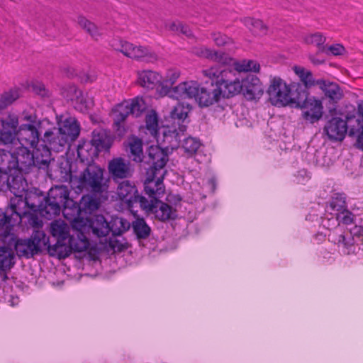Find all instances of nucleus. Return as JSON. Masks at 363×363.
Listing matches in <instances>:
<instances>
[{
  "label": "nucleus",
  "instance_id": "nucleus-1",
  "mask_svg": "<svg viewBox=\"0 0 363 363\" xmlns=\"http://www.w3.org/2000/svg\"><path fill=\"white\" fill-rule=\"evenodd\" d=\"M82 221L74 220L73 224V233H70V227L62 220H56L50 224V233L56 238L55 245L48 247V252L50 256L59 259L68 257L72 252H82L88 250L89 241L85 235V228H79Z\"/></svg>",
  "mask_w": 363,
  "mask_h": 363
},
{
  "label": "nucleus",
  "instance_id": "nucleus-2",
  "mask_svg": "<svg viewBox=\"0 0 363 363\" xmlns=\"http://www.w3.org/2000/svg\"><path fill=\"white\" fill-rule=\"evenodd\" d=\"M72 164L68 161L60 167L61 179L69 182L76 191L83 190L95 194L108 191V180L104 177V169L94 164L89 165L79 176H74L72 170Z\"/></svg>",
  "mask_w": 363,
  "mask_h": 363
},
{
  "label": "nucleus",
  "instance_id": "nucleus-3",
  "mask_svg": "<svg viewBox=\"0 0 363 363\" xmlns=\"http://www.w3.org/2000/svg\"><path fill=\"white\" fill-rule=\"evenodd\" d=\"M167 94L176 99H194L200 106H209L221 97V89L207 90L196 81L185 82L167 91Z\"/></svg>",
  "mask_w": 363,
  "mask_h": 363
},
{
  "label": "nucleus",
  "instance_id": "nucleus-4",
  "mask_svg": "<svg viewBox=\"0 0 363 363\" xmlns=\"http://www.w3.org/2000/svg\"><path fill=\"white\" fill-rule=\"evenodd\" d=\"M11 217L0 211V230L8 233L11 228L16 223H19L22 218L29 214L30 210L23 194L14 195L10 201Z\"/></svg>",
  "mask_w": 363,
  "mask_h": 363
},
{
  "label": "nucleus",
  "instance_id": "nucleus-5",
  "mask_svg": "<svg viewBox=\"0 0 363 363\" xmlns=\"http://www.w3.org/2000/svg\"><path fill=\"white\" fill-rule=\"evenodd\" d=\"M49 238L43 230H34L30 239L18 240L15 249L19 257L29 258L43 250L48 251Z\"/></svg>",
  "mask_w": 363,
  "mask_h": 363
},
{
  "label": "nucleus",
  "instance_id": "nucleus-6",
  "mask_svg": "<svg viewBox=\"0 0 363 363\" xmlns=\"http://www.w3.org/2000/svg\"><path fill=\"white\" fill-rule=\"evenodd\" d=\"M110 46L122 52L125 56L147 62H153L157 60V55L147 47L135 45L121 38H113L110 41Z\"/></svg>",
  "mask_w": 363,
  "mask_h": 363
},
{
  "label": "nucleus",
  "instance_id": "nucleus-7",
  "mask_svg": "<svg viewBox=\"0 0 363 363\" xmlns=\"http://www.w3.org/2000/svg\"><path fill=\"white\" fill-rule=\"evenodd\" d=\"M267 93L269 99L274 106H286L295 104L296 96H293L290 86L279 77L271 79Z\"/></svg>",
  "mask_w": 363,
  "mask_h": 363
},
{
  "label": "nucleus",
  "instance_id": "nucleus-8",
  "mask_svg": "<svg viewBox=\"0 0 363 363\" xmlns=\"http://www.w3.org/2000/svg\"><path fill=\"white\" fill-rule=\"evenodd\" d=\"M294 104L304 110L303 118L312 123L318 121L323 116V107L321 101L314 97H308L306 91L298 93Z\"/></svg>",
  "mask_w": 363,
  "mask_h": 363
},
{
  "label": "nucleus",
  "instance_id": "nucleus-9",
  "mask_svg": "<svg viewBox=\"0 0 363 363\" xmlns=\"http://www.w3.org/2000/svg\"><path fill=\"white\" fill-rule=\"evenodd\" d=\"M140 207L147 213L155 214L160 220L174 219L176 217V211L167 203L157 199H140Z\"/></svg>",
  "mask_w": 363,
  "mask_h": 363
},
{
  "label": "nucleus",
  "instance_id": "nucleus-10",
  "mask_svg": "<svg viewBox=\"0 0 363 363\" xmlns=\"http://www.w3.org/2000/svg\"><path fill=\"white\" fill-rule=\"evenodd\" d=\"M0 141L5 145L13 143L19 127V118L14 113H9L1 118Z\"/></svg>",
  "mask_w": 363,
  "mask_h": 363
},
{
  "label": "nucleus",
  "instance_id": "nucleus-11",
  "mask_svg": "<svg viewBox=\"0 0 363 363\" xmlns=\"http://www.w3.org/2000/svg\"><path fill=\"white\" fill-rule=\"evenodd\" d=\"M164 172L147 171V178L145 181V191L150 199H157L164 193L163 184Z\"/></svg>",
  "mask_w": 363,
  "mask_h": 363
},
{
  "label": "nucleus",
  "instance_id": "nucleus-12",
  "mask_svg": "<svg viewBox=\"0 0 363 363\" xmlns=\"http://www.w3.org/2000/svg\"><path fill=\"white\" fill-rule=\"evenodd\" d=\"M40 125L33 124H21L18 127V131L16 138L18 145L30 146L35 148L40 138L38 128Z\"/></svg>",
  "mask_w": 363,
  "mask_h": 363
},
{
  "label": "nucleus",
  "instance_id": "nucleus-13",
  "mask_svg": "<svg viewBox=\"0 0 363 363\" xmlns=\"http://www.w3.org/2000/svg\"><path fill=\"white\" fill-rule=\"evenodd\" d=\"M48 198L63 204L62 213L66 218H68V210L78 212L74 202L69 198V189L66 186H56L52 188L48 193Z\"/></svg>",
  "mask_w": 363,
  "mask_h": 363
},
{
  "label": "nucleus",
  "instance_id": "nucleus-14",
  "mask_svg": "<svg viewBox=\"0 0 363 363\" xmlns=\"http://www.w3.org/2000/svg\"><path fill=\"white\" fill-rule=\"evenodd\" d=\"M168 161V155L166 152L158 146H150L147 150L146 162L150 165L147 171L164 172V166Z\"/></svg>",
  "mask_w": 363,
  "mask_h": 363
},
{
  "label": "nucleus",
  "instance_id": "nucleus-15",
  "mask_svg": "<svg viewBox=\"0 0 363 363\" xmlns=\"http://www.w3.org/2000/svg\"><path fill=\"white\" fill-rule=\"evenodd\" d=\"M231 74L229 78H225L221 82L218 89H221V96L223 97H230L242 92L243 80L242 77L237 75L235 71L230 70Z\"/></svg>",
  "mask_w": 363,
  "mask_h": 363
},
{
  "label": "nucleus",
  "instance_id": "nucleus-16",
  "mask_svg": "<svg viewBox=\"0 0 363 363\" xmlns=\"http://www.w3.org/2000/svg\"><path fill=\"white\" fill-rule=\"evenodd\" d=\"M351 129V125L347 122V116L346 121L340 118L335 117L330 120L325 126V131L330 140H342L345 136L347 131Z\"/></svg>",
  "mask_w": 363,
  "mask_h": 363
},
{
  "label": "nucleus",
  "instance_id": "nucleus-17",
  "mask_svg": "<svg viewBox=\"0 0 363 363\" xmlns=\"http://www.w3.org/2000/svg\"><path fill=\"white\" fill-rule=\"evenodd\" d=\"M116 193L118 199L125 203L129 208H132L134 203H138L140 206V199L145 198L138 195L135 186L128 181L120 183Z\"/></svg>",
  "mask_w": 363,
  "mask_h": 363
},
{
  "label": "nucleus",
  "instance_id": "nucleus-18",
  "mask_svg": "<svg viewBox=\"0 0 363 363\" xmlns=\"http://www.w3.org/2000/svg\"><path fill=\"white\" fill-rule=\"evenodd\" d=\"M108 169L111 177L115 181L128 178L133 172L130 162L121 157L113 158L109 161Z\"/></svg>",
  "mask_w": 363,
  "mask_h": 363
},
{
  "label": "nucleus",
  "instance_id": "nucleus-19",
  "mask_svg": "<svg viewBox=\"0 0 363 363\" xmlns=\"http://www.w3.org/2000/svg\"><path fill=\"white\" fill-rule=\"evenodd\" d=\"M242 94L248 100L258 99L264 94V86L257 77L248 76L243 80Z\"/></svg>",
  "mask_w": 363,
  "mask_h": 363
},
{
  "label": "nucleus",
  "instance_id": "nucleus-20",
  "mask_svg": "<svg viewBox=\"0 0 363 363\" xmlns=\"http://www.w3.org/2000/svg\"><path fill=\"white\" fill-rule=\"evenodd\" d=\"M89 223V225L86 224L80 225L79 228H85L84 230V234L87 231L88 233L91 230L92 233L98 238L106 237L110 233L109 224L101 215L96 216L93 220H86Z\"/></svg>",
  "mask_w": 363,
  "mask_h": 363
},
{
  "label": "nucleus",
  "instance_id": "nucleus-21",
  "mask_svg": "<svg viewBox=\"0 0 363 363\" xmlns=\"http://www.w3.org/2000/svg\"><path fill=\"white\" fill-rule=\"evenodd\" d=\"M1 171L8 174L6 182L7 186L13 195L23 194L28 190V184L23 177L21 172L17 171Z\"/></svg>",
  "mask_w": 363,
  "mask_h": 363
},
{
  "label": "nucleus",
  "instance_id": "nucleus-22",
  "mask_svg": "<svg viewBox=\"0 0 363 363\" xmlns=\"http://www.w3.org/2000/svg\"><path fill=\"white\" fill-rule=\"evenodd\" d=\"M43 141L46 144L48 148L55 152H60L63 150L68 140L59 133L57 129L53 130H47L43 135Z\"/></svg>",
  "mask_w": 363,
  "mask_h": 363
},
{
  "label": "nucleus",
  "instance_id": "nucleus-23",
  "mask_svg": "<svg viewBox=\"0 0 363 363\" xmlns=\"http://www.w3.org/2000/svg\"><path fill=\"white\" fill-rule=\"evenodd\" d=\"M193 52L199 57L206 58L220 64H226L230 60L225 53L205 46L195 47Z\"/></svg>",
  "mask_w": 363,
  "mask_h": 363
},
{
  "label": "nucleus",
  "instance_id": "nucleus-24",
  "mask_svg": "<svg viewBox=\"0 0 363 363\" xmlns=\"http://www.w3.org/2000/svg\"><path fill=\"white\" fill-rule=\"evenodd\" d=\"M316 84L323 91L325 95L333 101L337 102L342 99L344 96L343 91L339 85L335 82L318 79Z\"/></svg>",
  "mask_w": 363,
  "mask_h": 363
},
{
  "label": "nucleus",
  "instance_id": "nucleus-25",
  "mask_svg": "<svg viewBox=\"0 0 363 363\" xmlns=\"http://www.w3.org/2000/svg\"><path fill=\"white\" fill-rule=\"evenodd\" d=\"M59 128L57 130L60 133L66 136L69 140H75L79 134V125L74 118L69 117L64 121L59 122Z\"/></svg>",
  "mask_w": 363,
  "mask_h": 363
},
{
  "label": "nucleus",
  "instance_id": "nucleus-26",
  "mask_svg": "<svg viewBox=\"0 0 363 363\" xmlns=\"http://www.w3.org/2000/svg\"><path fill=\"white\" fill-rule=\"evenodd\" d=\"M222 64V65H216L210 68L203 70V74L205 77L209 78L212 81H214L218 86H220L223 80L225 78H229V75L231 74L230 69L229 67H226Z\"/></svg>",
  "mask_w": 363,
  "mask_h": 363
},
{
  "label": "nucleus",
  "instance_id": "nucleus-27",
  "mask_svg": "<svg viewBox=\"0 0 363 363\" xmlns=\"http://www.w3.org/2000/svg\"><path fill=\"white\" fill-rule=\"evenodd\" d=\"M138 81L140 86L153 89L156 85L162 82V77L156 72L152 70H143L138 72Z\"/></svg>",
  "mask_w": 363,
  "mask_h": 363
},
{
  "label": "nucleus",
  "instance_id": "nucleus-28",
  "mask_svg": "<svg viewBox=\"0 0 363 363\" xmlns=\"http://www.w3.org/2000/svg\"><path fill=\"white\" fill-rule=\"evenodd\" d=\"M33 155L34 166L38 168H45L51 160V152L47 145H42L40 147L34 148Z\"/></svg>",
  "mask_w": 363,
  "mask_h": 363
},
{
  "label": "nucleus",
  "instance_id": "nucleus-29",
  "mask_svg": "<svg viewBox=\"0 0 363 363\" xmlns=\"http://www.w3.org/2000/svg\"><path fill=\"white\" fill-rule=\"evenodd\" d=\"M129 106L128 101H123L116 105L112 110L114 125L117 127L118 131H120L121 123L125 120L129 114H131Z\"/></svg>",
  "mask_w": 363,
  "mask_h": 363
},
{
  "label": "nucleus",
  "instance_id": "nucleus-30",
  "mask_svg": "<svg viewBox=\"0 0 363 363\" xmlns=\"http://www.w3.org/2000/svg\"><path fill=\"white\" fill-rule=\"evenodd\" d=\"M70 92L73 94L69 99L75 103V108L82 112H84L93 106L91 99H86L83 93L75 86L70 87Z\"/></svg>",
  "mask_w": 363,
  "mask_h": 363
},
{
  "label": "nucleus",
  "instance_id": "nucleus-31",
  "mask_svg": "<svg viewBox=\"0 0 363 363\" xmlns=\"http://www.w3.org/2000/svg\"><path fill=\"white\" fill-rule=\"evenodd\" d=\"M242 23L249 29V30L256 35H264L267 33L268 27L264 22L259 19L250 17H245L241 19Z\"/></svg>",
  "mask_w": 363,
  "mask_h": 363
},
{
  "label": "nucleus",
  "instance_id": "nucleus-32",
  "mask_svg": "<svg viewBox=\"0 0 363 363\" xmlns=\"http://www.w3.org/2000/svg\"><path fill=\"white\" fill-rule=\"evenodd\" d=\"M79 26L85 30L94 40H98L102 35V33L93 22L83 16H79L77 18Z\"/></svg>",
  "mask_w": 363,
  "mask_h": 363
},
{
  "label": "nucleus",
  "instance_id": "nucleus-33",
  "mask_svg": "<svg viewBox=\"0 0 363 363\" xmlns=\"http://www.w3.org/2000/svg\"><path fill=\"white\" fill-rule=\"evenodd\" d=\"M14 252L10 247H0V270L6 272L15 264Z\"/></svg>",
  "mask_w": 363,
  "mask_h": 363
},
{
  "label": "nucleus",
  "instance_id": "nucleus-34",
  "mask_svg": "<svg viewBox=\"0 0 363 363\" xmlns=\"http://www.w3.org/2000/svg\"><path fill=\"white\" fill-rule=\"evenodd\" d=\"M44 200L45 203H43L42 211H40V213L43 216L50 219L52 216L60 214L61 208L63 207V204L58 203V201L53 199H50L48 197L44 199Z\"/></svg>",
  "mask_w": 363,
  "mask_h": 363
},
{
  "label": "nucleus",
  "instance_id": "nucleus-35",
  "mask_svg": "<svg viewBox=\"0 0 363 363\" xmlns=\"http://www.w3.org/2000/svg\"><path fill=\"white\" fill-rule=\"evenodd\" d=\"M259 65L254 60H243L238 62H235L233 67H230L233 71L237 72V75L241 76V72H258L259 70Z\"/></svg>",
  "mask_w": 363,
  "mask_h": 363
},
{
  "label": "nucleus",
  "instance_id": "nucleus-36",
  "mask_svg": "<svg viewBox=\"0 0 363 363\" xmlns=\"http://www.w3.org/2000/svg\"><path fill=\"white\" fill-rule=\"evenodd\" d=\"M23 195L28 201V208L30 211L35 213L42 211L43 203L40 195L36 191L28 190H27Z\"/></svg>",
  "mask_w": 363,
  "mask_h": 363
},
{
  "label": "nucleus",
  "instance_id": "nucleus-37",
  "mask_svg": "<svg viewBox=\"0 0 363 363\" xmlns=\"http://www.w3.org/2000/svg\"><path fill=\"white\" fill-rule=\"evenodd\" d=\"M128 145L130 149V156L133 157V160L137 162H141L143 158L142 140L136 137H133L129 139Z\"/></svg>",
  "mask_w": 363,
  "mask_h": 363
},
{
  "label": "nucleus",
  "instance_id": "nucleus-38",
  "mask_svg": "<svg viewBox=\"0 0 363 363\" xmlns=\"http://www.w3.org/2000/svg\"><path fill=\"white\" fill-rule=\"evenodd\" d=\"M358 114L361 116V119L357 118L354 115L347 116V122L351 125L349 135H354L357 131L363 128V101L358 105Z\"/></svg>",
  "mask_w": 363,
  "mask_h": 363
},
{
  "label": "nucleus",
  "instance_id": "nucleus-39",
  "mask_svg": "<svg viewBox=\"0 0 363 363\" xmlns=\"http://www.w3.org/2000/svg\"><path fill=\"white\" fill-rule=\"evenodd\" d=\"M110 231L114 235H120L130 228V223L125 218L121 217H114L110 222Z\"/></svg>",
  "mask_w": 363,
  "mask_h": 363
},
{
  "label": "nucleus",
  "instance_id": "nucleus-40",
  "mask_svg": "<svg viewBox=\"0 0 363 363\" xmlns=\"http://www.w3.org/2000/svg\"><path fill=\"white\" fill-rule=\"evenodd\" d=\"M362 230V229L361 227L354 226L352 229V231L350 233V235H345L344 234H340L335 240V242H336L339 246H342L346 249H348L353 246L354 244V238L352 236V234H361Z\"/></svg>",
  "mask_w": 363,
  "mask_h": 363
},
{
  "label": "nucleus",
  "instance_id": "nucleus-41",
  "mask_svg": "<svg viewBox=\"0 0 363 363\" xmlns=\"http://www.w3.org/2000/svg\"><path fill=\"white\" fill-rule=\"evenodd\" d=\"M201 146L200 141L192 137L185 138L181 145V149L184 150V152L187 157L193 156Z\"/></svg>",
  "mask_w": 363,
  "mask_h": 363
},
{
  "label": "nucleus",
  "instance_id": "nucleus-42",
  "mask_svg": "<svg viewBox=\"0 0 363 363\" xmlns=\"http://www.w3.org/2000/svg\"><path fill=\"white\" fill-rule=\"evenodd\" d=\"M191 108V107L189 104L178 103L171 111V118L174 120L177 119L179 123L180 121L184 122Z\"/></svg>",
  "mask_w": 363,
  "mask_h": 363
},
{
  "label": "nucleus",
  "instance_id": "nucleus-43",
  "mask_svg": "<svg viewBox=\"0 0 363 363\" xmlns=\"http://www.w3.org/2000/svg\"><path fill=\"white\" fill-rule=\"evenodd\" d=\"M133 229L138 238L145 239L150 234V228L143 218H137L133 223Z\"/></svg>",
  "mask_w": 363,
  "mask_h": 363
},
{
  "label": "nucleus",
  "instance_id": "nucleus-44",
  "mask_svg": "<svg viewBox=\"0 0 363 363\" xmlns=\"http://www.w3.org/2000/svg\"><path fill=\"white\" fill-rule=\"evenodd\" d=\"M146 129L150 134L156 138L158 134L159 124L158 117L155 111H152L145 117Z\"/></svg>",
  "mask_w": 363,
  "mask_h": 363
},
{
  "label": "nucleus",
  "instance_id": "nucleus-45",
  "mask_svg": "<svg viewBox=\"0 0 363 363\" xmlns=\"http://www.w3.org/2000/svg\"><path fill=\"white\" fill-rule=\"evenodd\" d=\"M294 71L306 87L317 86V80L313 79L312 73L310 71L305 69L303 67L297 66L294 67Z\"/></svg>",
  "mask_w": 363,
  "mask_h": 363
},
{
  "label": "nucleus",
  "instance_id": "nucleus-46",
  "mask_svg": "<svg viewBox=\"0 0 363 363\" xmlns=\"http://www.w3.org/2000/svg\"><path fill=\"white\" fill-rule=\"evenodd\" d=\"M346 209L345 197L341 195H337L333 197L327 207V211H330V214H334L335 216L336 213H341Z\"/></svg>",
  "mask_w": 363,
  "mask_h": 363
},
{
  "label": "nucleus",
  "instance_id": "nucleus-47",
  "mask_svg": "<svg viewBox=\"0 0 363 363\" xmlns=\"http://www.w3.org/2000/svg\"><path fill=\"white\" fill-rule=\"evenodd\" d=\"M20 96L18 89H11L1 95L0 96V111L11 105Z\"/></svg>",
  "mask_w": 363,
  "mask_h": 363
},
{
  "label": "nucleus",
  "instance_id": "nucleus-48",
  "mask_svg": "<svg viewBox=\"0 0 363 363\" xmlns=\"http://www.w3.org/2000/svg\"><path fill=\"white\" fill-rule=\"evenodd\" d=\"M304 40L307 44L317 46L319 51L325 52L324 44L326 41V38L323 34L320 33L309 34L305 37Z\"/></svg>",
  "mask_w": 363,
  "mask_h": 363
},
{
  "label": "nucleus",
  "instance_id": "nucleus-49",
  "mask_svg": "<svg viewBox=\"0 0 363 363\" xmlns=\"http://www.w3.org/2000/svg\"><path fill=\"white\" fill-rule=\"evenodd\" d=\"M129 108L130 113L135 117L139 116L143 111L146 108V104L142 98L136 97L130 101H128Z\"/></svg>",
  "mask_w": 363,
  "mask_h": 363
},
{
  "label": "nucleus",
  "instance_id": "nucleus-50",
  "mask_svg": "<svg viewBox=\"0 0 363 363\" xmlns=\"http://www.w3.org/2000/svg\"><path fill=\"white\" fill-rule=\"evenodd\" d=\"M211 38L217 46H225L233 43V40L220 32H213Z\"/></svg>",
  "mask_w": 363,
  "mask_h": 363
},
{
  "label": "nucleus",
  "instance_id": "nucleus-51",
  "mask_svg": "<svg viewBox=\"0 0 363 363\" xmlns=\"http://www.w3.org/2000/svg\"><path fill=\"white\" fill-rule=\"evenodd\" d=\"M179 77V73L174 69H170L167 72L165 78H162L161 85L164 88L172 86Z\"/></svg>",
  "mask_w": 363,
  "mask_h": 363
},
{
  "label": "nucleus",
  "instance_id": "nucleus-52",
  "mask_svg": "<svg viewBox=\"0 0 363 363\" xmlns=\"http://www.w3.org/2000/svg\"><path fill=\"white\" fill-rule=\"evenodd\" d=\"M21 121L27 122L26 124H33L35 125H40V121L38 119L37 116L33 111L25 110L23 111L20 116Z\"/></svg>",
  "mask_w": 363,
  "mask_h": 363
},
{
  "label": "nucleus",
  "instance_id": "nucleus-53",
  "mask_svg": "<svg viewBox=\"0 0 363 363\" xmlns=\"http://www.w3.org/2000/svg\"><path fill=\"white\" fill-rule=\"evenodd\" d=\"M336 221L339 223H342L346 225L351 224L354 222V216L353 214L349 211L347 209L345 210L341 213H335Z\"/></svg>",
  "mask_w": 363,
  "mask_h": 363
},
{
  "label": "nucleus",
  "instance_id": "nucleus-54",
  "mask_svg": "<svg viewBox=\"0 0 363 363\" xmlns=\"http://www.w3.org/2000/svg\"><path fill=\"white\" fill-rule=\"evenodd\" d=\"M81 204L89 211H94L99 208V202L96 199L89 196H83L81 201Z\"/></svg>",
  "mask_w": 363,
  "mask_h": 363
},
{
  "label": "nucleus",
  "instance_id": "nucleus-55",
  "mask_svg": "<svg viewBox=\"0 0 363 363\" xmlns=\"http://www.w3.org/2000/svg\"><path fill=\"white\" fill-rule=\"evenodd\" d=\"M92 145L95 146L94 154L97 151H101L104 149H108V147L104 143V140L101 136L98 135L97 137H94L91 140Z\"/></svg>",
  "mask_w": 363,
  "mask_h": 363
},
{
  "label": "nucleus",
  "instance_id": "nucleus-56",
  "mask_svg": "<svg viewBox=\"0 0 363 363\" xmlns=\"http://www.w3.org/2000/svg\"><path fill=\"white\" fill-rule=\"evenodd\" d=\"M345 51V48L340 44H335L329 46L327 49L325 48V52H330L333 55H342Z\"/></svg>",
  "mask_w": 363,
  "mask_h": 363
},
{
  "label": "nucleus",
  "instance_id": "nucleus-57",
  "mask_svg": "<svg viewBox=\"0 0 363 363\" xmlns=\"http://www.w3.org/2000/svg\"><path fill=\"white\" fill-rule=\"evenodd\" d=\"M33 91L41 96L44 97L48 95V91L45 89V86L43 84L40 82L33 83L32 85Z\"/></svg>",
  "mask_w": 363,
  "mask_h": 363
},
{
  "label": "nucleus",
  "instance_id": "nucleus-58",
  "mask_svg": "<svg viewBox=\"0 0 363 363\" xmlns=\"http://www.w3.org/2000/svg\"><path fill=\"white\" fill-rule=\"evenodd\" d=\"M182 24V23L177 21H169L165 23V28L169 30L179 33Z\"/></svg>",
  "mask_w": 363,
  "mask_h": 363
},
{
  "label": "nucleus",
  "instance_id": "nucleus-59",
  "mask_svg": "<svg viewBox=\"0 0 363 363\" xmlns=\"http://www.w3.org/2000/svg\"><path fill=\"white\" fill-rule=\"evenodd\" d=\"M29 220L28 223L30 225H31L33 228H36L35 230H39L38 228H40L43 225V223L39 218L33 213H29Z\"/></svg>",
  "mask_w": 363,
  "mask_h": 363
},
{
  "label": "nucleus",
  "instance_id": "nucleus-60",
  "mask_svg": "<svg viewBox=\"0 0 363 363\" xmlns=\"http://www.w3.org/2000/svg\"><path fill=\"white\" fill-rule=\"evenodd\" d=\"M356 134H359L357 140V146L360 149L363 150V128L357 131V133L354 135Z\"/></svg>",
  "mask_w": 363,
  "mask_h": 363
},
{
  "label": "nucleus",
  "instance_id": "nucleus-61",
  "mask_svg": "<svg viewBox=\"0 0 363 363\" xmlns=\"http://www.w3.org/2000/svg\"><path fill=\"white\" fill-rule=\"evenodd\" d=\"M179 33H182L189 38L193 36V33L191 29L184 24H182Z\"/></svg>",
  "mask_w": 363,
  "mask_h": 363
},
{
  "label": "nucleus",
  "instance_id": "nucleus-62",
  "mask_svg": "<svg viewBox=\"0 0 363 363\" xmlns=\"http://www.w3.org/2000/svg\"><path fill=\"white\" fill-rule=\"evenodd\" d=\"M89 146V144L88 145H84L82 147H79L78 148V150H77V152H78V156L79 157H83V152L85 151V150H88V147Z\"/></svg>",
  "mask_w": 363,
  "mask_h": 363
},
{
  "label": "nucleus",
  "instance_id": "nucleus-63",
  "mask_svg": "<svg viewBox=\"0 0 363 363\" xmlns=\"http://www.w3.org/2000/svg\"><path fill=\"white\" fill-rule=\"evenodd\" d=\"M310 60L314 65H320L324 62L323 60L315 59V57L312 55L310 56Z\"/></svg>",
  "mask_w": 363,
  "mask_h": 363
},
{
  "label": "nucleus",
  "instance_id": "nucleus-64",
  "mask_svg": "<svg viewBox=\"0 0 363 363\" xmlns=\"http://www.w3.org/2000/svg\"><path fill=\"white\" fill-rule=\"evenodd\" d=\"M179 129V131L184 132L186 130V126L184 125H180Z\"/></svg>",
  "mask_w": 363,
  "mask_h": 363
}]
</instances>
